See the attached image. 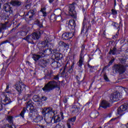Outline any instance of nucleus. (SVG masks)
Here are the masks:
<instances>
[{"instance_id": "obj_1", "label": "nucleus", "mask_w": 128, "mask_h": 128, "mask_svg": "<svg viewBox=\"0 0 128 128\" xmlns=\"http://www.w3.org/2000/svg\"><path fill=\"white\" fill-rule=\"evenodd\" d=\"M52 114L54 115L52 119L50 117L48 119H46V118H44L45 122H46L48 124H51V122H52L53 124H56V122H60L62 120H64V114L62 112L60 113H58V112L54 111Z\"/></svg>"}, {"instance_id": "obj_2", "label": "nucleus", "mask_w": 128, "mask_h": 128, "mask_svg": "<svg viewBox=\"0 0 128 128\" xmlns=\"http://www.w3.org/2000/svg\"><path fill=\"white\" fill-rule=\"evenodd\" d=\"M26 106V108H24L20 114V116L22 118H24V114L26 112V110L28 112L30 111L31 112H32L34 110L35 108L34 106V102L32 100H30L27 102Z\"/></svg>"}, {"instance_id": "obj_3", "label": "nucleus", "mask_w": 128, "mask_h": 128, "mask_svg": "<svg viewBox=\"0 0 128 128\" xmlns=\"http://www.w3.org/2000/svg\"><path fill=\"white\" fill-rule=\"evenodd\" d=\"M8 88H10V85L7 84L6 90V93H2L0 95V100L2 104H4V106L6 104H10L12 102V100H10V99L8 98V96L6 94H8V92H6V90H8Z\"/></svg>"}, {"instance_id": "obj_4", "label": "nucleus", "mask_w": 128, "mask_h": 128, "mask_svg": "<svg viewBox=\"0 0 128 128\" xmlns=\"http://www.w3.org/2000/svg\"><path fill=\"white\" fill-rule=\"evenodd\" d=\"M59 84L54 82L51 81L49 82L44 88H42L44 92H50L56 88H58L60 90V86H58Z\"/></svg>"}, {"instance_id": "obj_5", "label": "nucleus", "mask_w": 128, "mask_h": 128, "mask_svg": "<svg viewBox=\"0 0 128 128\" xmlns=\"http://www.w3.org/2000/svg\"><path fill=\"white\" fill-rule=\"evenodd\" d=\"M124 92H118V91L114 92L110 96V102H118L120 100L122 96H124Z\"/></svg>"}, {"instance_id": "obj_6", "label": "nucleus", "mask_w": 128, "mask_h": 128, "mask_svg": "<svg viewBox=\"0 0 128 128\" xmlns=\"http://www.w3.org/2000/svg\"><path fill=\"white\" fill-rule=\"evenodd\" d=\"M40 38V32H34L32 35L28 36L24 38L26 40H38Z\"/></svg>"}, {"instance_id": "obj_7", "label": "nucleus", "mask_w": 128, "mask_h": 128, "mask_svg": "<svg viewBox=\"0 0 128 128\" xmlns=\"http://www.w3.org/2000/svg\"><path fill=\"white\" fill-rule=\"evenodd\" d=\"M50 38H46V39L44 42L38 44V46L40 50L42 52V50H44V48H46V47L48 48V44H50Z\"/></svg>"}, {"instance_id": "obj_8", "label": "nucleus", "mask_w": 128, "mask_h": 128, "mask_svg": "<svg viewBox=\"0 0 128 128\" xmlns=\"http://www.w3.org/2000/svg\"><path fill=\"white\" fill-rule=\"evenodd\" d=\"M14 88L17 92L20 94L22 90H26V85L22 82H19L15 84Z\"/></svg>"}, {"instance_id": "obj_9", "label": "nucleus", "mask_w": 128, "mask_h": 128, "mask_svg": "<svg viewBox=\"0 0 128 128\" xmlns=\"http://www.w3.org/2000/svg\"><path fill=\"white\" fill-rule=\"evenodd\" d=\"M127 106H124V105L121 106L118 110L117 116H124V114L125 110H126Z\"/></svg>"}, {"instance_id": "obj_10", "label": "nucleus", "mask_w": 128, "mask_h": 128, "mask_svg": "<svg viewBox=\"0 0 128 128\" xmlns=\"http://www.w3.org/2000/svg\"><path fill=\"white\" fill-rule=\"evenodd\" d=\"M3 8L5 12L9 14H12V10L10 7V3L6 2L4 4Z\"/></svg>"}, {"instance_id": "obj_11", "label": "nucleus", "mask_w": 128, "mask_h": 128, "mask_svg": "<svg viewBox=\"0 0 128 128\" xmlns=\"http://www.w3.org/2000/svg\"><path fill=\"white\" fill-rule=\"evenodd\" d=\"M33 100L36 102L35 104L38 106H42V102L40 100V98L38 95H35L33 96Z\"/></svg>"}, {"instance_id": "obj_12", "label": "nucleus", "mask_w": 128, "mask_h": 128, "mask_svg": "<svg viewBox=\"0 0 128 128\" xmlns=\"http://www.w3.org/2000/svg\"><path fill=\"white\" fill-rule=\"evenodd\" d=\"M114 68H115L116 72H118L120 74H122V72H124V70H126V69L124 68V66L122 65L116 64L114 66Z\"/></svg>"}, {"instance_id": "obj_13", "label": "nucleus", "mask_w": 128, "mask_h": 128, "mask_svg": "<svg viewBox=\"0 0 128 128\" xmlns=\"http://www.w3.org/2000/svg\"><path fill=\"white\" fill-rule=\"evenodd\" d=\"M56 52V49H54L52 50V49L47 48L46 50H44L43 52H41L42 54H44V56H49L52 54H54Z\"/></svg>"}, {"instance_id": "obj_14", "label": "nucleus", "mask_w": 128, "mask_h": 128, "mask_svg": "<svg viewBox=\"0 0 128 128\" xmlns=\"http://www.w3.org/2000/svg\"><path fill=\"white\" fill-rule=\"evenodd\" d=\"M70 16H76V12L74 10V5H71L69 6V10H68Z\"/></svg>"}, {"instance_id": "obj_15", "label": "nucleus", "mask_w": 128, "mask_h": 128, "mask_svg": "<svg viewBox=\"0 0 128 128\" xmlns=\"http://www.w3.org/2000/svg\"><path fill=\"white\" fill-rule=\"evenodd\" d=\"M74 36V33H64L62 35V38L63 40H70Z\"/></svg>"}, {"instance_id": "obj_16", "label": "nucleus", "mask_w": 128, "mask_h": 128, "mask_svg": "<svg viewBox=\"0 0 128 128\" xmlns=\"http://www.w3.org/2000/svg\"><path fill=\"white\" fill-rule=\"evenodd\" d=\"M42 58H44V54H42V52H39L38 54H34L32 58L35 62H36V60H38V59Z\"/></svg>"}, {"instance_id": "obj_17", "label": "nucleus", "mask_w": 128, "mask_h": 128, "mask_svg": "<svg viewBox=\"0 0 128 128\" xmlns=\"http://www.w3.org/2000/svg\"><path fill=\"white\" fill-rule=\"evenodd\" d=\"M76 116H74L68 120L67 122V126L68 128H72V126H70V124L74 126V122H76Z\"/></svg>"}, {"instance_id": "obj_18", "label": "nucleus", "mask_w": 128, "mask_h": 128, "mask_svg": "<svg viewBox=\"0 0 128 128\" xmlns=\"http://www.w3.org/2000/svg\"><path fill=\"white\" fill-rule=\"evenodd\" d=\"M53 112L50 108H45L42 110V114H45L46 116H50Z\"/></svg>"}, {"instance_id": "obj_19", "label": "nucleus", "mask_w": 128, "mask_h": 128, "mask_svg": "<svg viewBox=\"0 0 128 128\" xmlns=\"http://www.w3.org/2000/svg\"><path fill=\"white\" fill-rule=\"evenodd\" d=\"M100 106L103 108H106L110 106V103L108 101L104 100L100 103Z\"/></svg>"}, {"instance_id": "obj_20", "label": "nucleus", "mask_w": 128, "mask_h": 128, "mask_svg": "<svg viewBox=\"0 0 128 128\" xmlns=\"http://www.w3.org/2000/svg\"><path fill=\"white\" fill-rule=\"evenodd\" d=\"M68 26L69 28L74 30V28H76V22H74V20H70L68 24Z\"/></svg>"}, {"instance_id": "obj_21", "label": "nucleus", "mask_w": 128, "mask_h": 128, "mask_svg": "<svg viewBox=\"0 0 128 128\" xmlns=\"http://www.w3.org/2000/svg\"><path fill=\"white\" fill-rule=\"evenodd\" d=\"M72 114H78L80 112V108H78L76 106H74L70 110Z\"/></svg>"}, {"instance_id": "obj_22", "label": "nucleus", "mask_w": 128, "mask_h": 128, "mask_svg": "<svg viewBox=\"0 0 128 128\" xmlns=\"http://www.w3.org/2000/svg\"><path fill=\"white\" fill-rule=\"evenodd\" d=\"M36 14V9H33L32 10H30V11L28 12V15L29 16L30 18H32L34 14Z\"/></svg>"}, {"instance_id": "obj_23", "label": "nucleus", "mask_w": 128, "mask_h": 128, "mask_svg": "<svg viewBox=\"0 0 128 128\" xmlns=\"http://www.w3.org/2000/svg\"><path fill=\"white\" fill-rule=\"evenodd\" d=\"M10 4L14 6H20V2L18 1H12L10 3Z\"/></svg>"}, {"instance_id": "obj_24", "label": "nucleus", "mask_w": 128, "mask_h": 128, "mask_svg": "<svg viewBox=\"0 0 128 128\" xmlns=\"http://www.w3.org/2000/svg\"><path fill=\"white\" fill-rule=\"evenodd\" d=\"M82 62H84V56L82 54H80V59L79 60V66H82Z\"/></svg>"}, {"instance_id": "obj_25", "label": "nucleus", "mask_w": 128, "mask_h": 128, "mask_svg": "<svg viewBox=\"0 0 128 128\" xmlns=\"http://www.w3.org/2000/svg\"><path fill=\"white\" fill-rule=\"evenodd\" d=\"M112 24L114 25V26H115V28H120V26H122V22H120V25H118V23L114 22H113Z\"/></svg>"}, {"instance_id": "obj_26", "label": "nucleus", "mask_w": 128, "mask_h": 128, "mask_svg": "<svg viewBox=\"0 0 128 128\" xmlns=\"http://www.w3.org/2000/svg\"><path fill=\"white\" fill-rule=\"evenodd\" d=\"M43 118H44L42 116H38L35 118V120H36L37 122H40L42 120Z\"/></svg>"}, {"instance_id": "obj_27", "label": "nucleus", "mask_w": 128, "mask_h": 128, "mask_svg": "<svg viewBox=\"0 0 128 128\" xmlns=\"http://www.w3.org/2000/svg\"><path fill=\"white\" fill-rule=\"evenodd\" d=\"M6 24H0V32L2 30H6Z\"/></svg>"}, {"instance_id": "obj_28", "label": "nucleus", "mask_w": 128, "mask_h": 128, "mask_svg": "<svg viewBox=\"0 0 128 128\" xmlns=\"http://www.w3.org/2000/svg\"><path fill=\"white\" fill-rule=\"evenodd\" d=\"M116 48L115 47H114V48H113V50H110V52H109V54H116Z\"/></svg>"}, {"instance_id": "obj_29", "label": "nucleus", "mask_w": 128, "mask_h": 128, "mask_svg": "<svg viewBox=\"0 0 128 128\" xmlns=\"http://www.w3.org/2000/svg\"><path fill=\"white\" fill-rule=\"evenodd\" d=\"M40 12H42V16H46V8H42Z\"/></svg>"}, {"instance_id": "obj_30", "label": "nucleus", "mask_w": 128, "mask_h": 128, "mask_svg": "<svg viewBox=\"0 0 128 128\" xmlns=\"http://www.w3.org/2000/svg\"><path fill=\"white\" fill-rule=\"evenodd\" d=\"M55 58H62V54L60 53H56L54 54Z\"/></svg>"}, {"instance_id": "obj_31", "label": "nucleus", "mask_w": 128, "mask_h": 128, "mask_svg": "<svg viewBox=\"0 0 128 128\" xmlns=\"http://www.w3.org/2000/svg\"><path fill=\"white\" fill-rule=\"evenodd\" d=\"M111 14H112L113 16H116L118 14V10H116V9H112L111 10Z\"/></svg>"}, {"instance_id": "obj_32", "label": "nucleus", "mask_w": 128, "mask_h": 128, "mask_svg": "<svg viewBox=\"0 0 128 128\" xmlns=\"http://www.w3.org/2000/svg\"><path fill=\"white\" fill-rule=\"evenodd\" d=\"M58 61H54L52 64V66H53V68H58Z\"/></svg>"}, {"instance_id": "obj_33", "label": "nucleus", "mask_w": 128, "mask_h": 128, "mask_svg": "<svg viewBox=\"0 0 128 128\" xmlns=\"http://www.w3.org/2000/svg\"><path fill=\"white\" fill-rule=\"evenodd\" d=\"M12 118H13L12 116H8L7 117V120L10 124H12Z\"/></svg>"}, {"instance_id": "obj_34", "label": "nucleus", "mask_w": 128, "mask_h": 128, "mask_svg": "<svg viewBox=\"0 0 128 128\" xmlns=\"http://www.w3.org/2000/svg\"><path fill=\"white\" fill-rule=\"evenodd\" d=\"M30 94L26 95L24 97V100H30Z\"/></svg>"}, {"instance_id": "obj_35", "label": "nucleus", "mask_w": 128, "mask_h": 128, "mask_svg": "<svg viewBox=\"0 0 128 128\" xmlns=\"http://www.w3.org/2000/svg\"><path fill=\"white\" fill-rule=\"evenodd\" d=\"M66 46V43L63 42H60L58 44V46Z\"/></svg>"}, {"instance_id": "obj_36", "label": "nucleus", "mask_w": 128, "mask_h": 128, "mask_svg": "<svg viewBox=\"0 0 128 128\" xmlns=\"http://www.w3.org/2000/svg\"><path fill=\"white\" fill-rule=\"evenodd\" d=\"M46 100H48L46 97L42 96V98H40V102H46Z\"/></svg>"}, {"instance_id": "obj_37", "label": "nucleus", "mask_w": 128, "mask_h": 128, "mask_svg": "<svg viewBox=\"0 0 128 128\" xmlns=\"http://www.w3.org/2000/svg\"><path fill=\"white\" fill-rule=\"evenodd\" d=\"M104 80H106V82H108V76L106 75L104 76Z\"/></svg>"}, {"instance_id": "obj_38", "label": "nucleus", "mask_w": 128, "mask_h": 128, "mask_svg": "<svg viewBox=\"0 0 128 128\" xmlns=\"http://www.w3.org/2000/svg\"><path fill=\"white\" fill-rule=\"evenodd\" d=\"M60 66H62L60 63V62H58V61H57V68H60Z\"/></svg>"}, {"instance_id": "obj_39", "label": "nucleus", "mask_w": 128, "mask_h": 128, "mask_svg": "<svg viewBox=\"0 0 128 128\" xmlns=\"http://www.w3.org/2000/svg\"><path fill=\"white\" fill-rule=\"evenodd\" d=\"M64 104H66L68 102V98H65L64 100Z\"/></svg>"}, {"instance_id": "obj_40", "label": "nucleus", "mask_w": 128, "mask_h": 128, "mask_svg": "<svg viewBox=\"0 0 128 128\" xmlns=\"http://www.w3.org/2000/svg\"><path fill=\"white\" fill-rule=\"evenodd\" d=\"M16 128V126H14V125H12V126H9V128Z\"/></svg>"}, {"instance_id": "obj_41", "label": "nucleus", "mask_w": 128, "mask_h": 128, "mask_svg": "<svg viewBox=\"0 0 128 128\" xmlns=\"http://www.w3.org/2000/svg\"><path fill=\"white\" fill-rule=\"evenodd\" d=\"M58 20H60L62 18V16L60 15H58Z\"/></svg>"}, {"instance_id": "obj_42", "label": "nucleus", "mask_w": 128, "mask_h": 128, "mask_svg": "<svg viewBox=\"0 0 128 128\" xmlns=\"http://www.w3.org/2000/svg\"><path fill=\"white\" fill-rule=\"evenodd\" d=\"M2 110V104H0V112Z\"/></svg>"}, {"instance_id": "obj_43", "label": "nucleus", "mask_w": 128, "mask_h": 128, "mask_svg": "<svg viewBox=\"0 0 128 128\" xmlns=\"http://www.w3.org/2000/svg\"><path fill=\"white\" fill-rule=\"evenodd\" d=\"M114 62V59L112 60L111 61H110V64H112V62Z\"/></svg>"}, {"instance_id": "obj_44", "label": "nucleus", "mask_w": 128, "mask_h": 128, "mask_svg": "<svg viewBox=\"0 0 128 128\" xmlns=\"http://www.w3.org/2000/svg\"><path fill=\"white\" fill-rule=\"evenodd\" d=\"M54 0H49V2H54Z\"/></svg>"}, {"instance_id": "obj_45", "label": "nucleus", "mask_w": 128, "mask_h": 128, "mask_svg": "<svg viewBox=\"0 0 128 128\" xmlns=\"http://www.w3.org/2000/svg\"><path fill=\"white\" fill-rule=\"evenodd\" d=\"M116 118H112V119H111L110 122H112V120H116Z\"/></svg>"}, {"instance_id": "obj_46", "label": "nucleus", "mask_w": 128, "mask_h": 128, "mask_svg": "<svg viewBox=\"0 0 128 128\" xmlns=\"http://www.w3.org/2000/svg\"><path fill=\"white\" fill-rule=\"evenodd\" d=\"M125 96H128V92H125Z\"/></svg>"}, {"instance_id": "obj_47", "label": "nucleus", "mask_w": 128, "mask_h": 128, "mask_svg": "<svg viewBox=\"0 0 128 128\" xmlns=\"http://www.w3.org/2000/svg\"><path fill=\"white\" fill-rule=\"evenodd\" d=\"M126 128H128V123L126 124Z\"/></svg>"}, {"instance_id": "obj_48", "label": "nucleus", "mask_w": 128, "mask_h": 128, "mask_svg": "<svg viewBox=\"0 0 128 128\" xmlns=\"http://www.w3.org/2000/svg\"><path fill=\"white\" fill-rule=\"evenodd\" d=\"M56 126V128H60V124L57 125Z\"/></svg>"}, {"instance_id": "obj_49", "label": "nucleus", "mask_w": 128, "mask_h": 128, "mask_svg": "<svg viewBox=\"0 0 128 128\" xmlns=\"http://www.w3.org/2000/svg\"><path fill=\"white\" fill-rule=\"evenodd\" d=\"M55 80H58V77L55 78Z\"/></svg>"}, {"instance_id": "obj_50", "label": "nucleus", "mask_w": 128, "mask_h": 128, "mask_svg": "<svg viewBox=\"0 0 128 128\" xmlns=\"http://www.w3.org/2000/svg\"><path fill=\"white\" fill-rule=\"evenodd\" d=\"M88 68H92V66H90V64H88Z\"/></svg>"}, {"instance_id": "obj_51", "label": "nucleus", "mask_w": 128, "mask_h": 128, "mask_svg": "<svg viewBox=\"0 0 128 128\" xmlns=\"http://www.w3.org/2000/svg\"><path fill=\"white\" fill-rule=\"evenodd\" d=\"M6 42H8V41L4 42H2V44H6Z\"/></svg>"}, {"instance_id": "obj_52", "label": "nucleus", "mask_w": 128, "mask_h": 128, "mask_svg": "<svg viewBox=\"0 0 128 128\" xmlns=\"http://www.w3.org/2000/svg\"><path fill=\"white\" fill-rule=\"evenodd\" d=\"M124 90L126 92V88H123Z\"/></svg>"}, {"instance_id": "obj_53", "label": "nucleus", "mask_w": 128, "mask_h": 128, "mask_svg": "<svg viewBox=\"0 0 128 128\" xmlns=\"http://www.w3.org/2000/svg\"><path fill=\"white\" fill-rule=\"evenodd\" d=\"M84 32V29L82 30L81 32Z\"/></svg>"}, {"instance_id": "obj_54", "label": "nucleus", "mask_w": 128, "mask_h": 128, "mask_svg": "<svg viewBox=\"0 0 128 128\" xmlns=\"http://www.w3.org/2000/svg\"><path fill=\"white\" fill-rule=\"evenodd\" d=\"M84 10H84V9L82 10L83 12H84Z\"/></svg>"}, {"instance_id": "obj_55", "label": "nucleus", "mask_w": 128, "mask_h": 128, "mask_svg": "<svg viewBox=\"0 0 128 128\" xmlns=\"http://www.w3.org/2000/svg\"><path fill=\"white\" fill-rule=\"evenodd\" d=\"M52 74V72H51L50 74H48V76H50V74Z\"/></svg>"}, {"instance_id": "obj_56", "label": "nucleus", "mask_w": 128, "mask_h": 128, "mask_svg": "<svg viewBox=\"0 0 128 128\" xmlns=\"http://www.w3.org/2000/svg\"><path fill=\"white\" fill-rule=\"evenodd\" d=\"M2 6V4H1L0 3V6Z\"/></svg>"}, {"instance_id": "obj_57", "label": "nucleus", "mask_w": 128, "mask_h": 128, "mask_svg": "<svg viewBox=\"0 0 128 128\" xmlns=\"http://www.w3.org/2000/svg\"><path fill=\"white\" fill-rule=\"evenodd\" d=\"M3 68H4V66Z\"/></svg>"}, {"instance_id": "obj_58", "label": "nucleus", "mask_w": 128, "mask_h": 128, "mask_svg": "<svg viewBox=\"0 0 128 128\" xmlns=\"http://www.w3.org/2000/svg\"><path fill=\"white\" fill-rule=\"evenodd\" d=\"M8 126V124H7Z\"/></svg>"}]
</instances>
